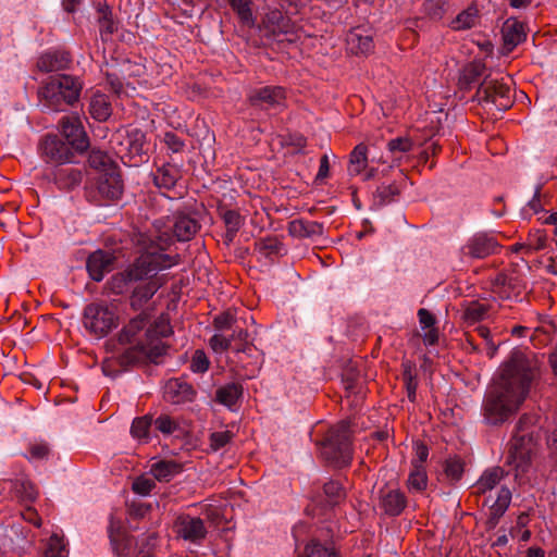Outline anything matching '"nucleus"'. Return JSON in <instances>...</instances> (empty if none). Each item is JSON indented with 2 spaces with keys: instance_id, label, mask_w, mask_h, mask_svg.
I'll return each instance as SVG.
<instances>
[{
  "instance_id": "f257e3e1",
  "label": "nucleus",
  "mask_w": 557,
  "mask_h": 557,
  "mask_svg": "<svg viewBox=\"0 0 557 557\" xmlns=\"http://www.w3.org/2000/svg\"><path fill=\"white\" fill-rule=\"evenodd\" d=\"M541 362L529 350L516 348L498 369V374L482 404L483 421L500 425L517 413L525 400L532 382L540 373Z\"/></svg>"
},
{
  "instance_id": "f03ea898",
  "label": "nucleus",
  "mask_w": 557,
  "mask_h": 557,
  "mask_svg": "<svg viewBox=\"0 0 557 557\" xmlns=\"http://www.w3.org/2000/svg\"><path fill=\"white\" fill-rule=\"evenodd\" d=\"M173 238L168 232L158 235H141L139 243L145 251L135 259L123 272L116 273L110 280V288L116 294H123L132 282L151 277L159 271L178 264V255H168L163 251L172 244Z\"/></svg>"
},
{
  "instance_id": "7ed1b4c3",
  "label": "nucleus",
  "mask_w": 557,
  "mask_h": 557,
  "mask_svg": "<svg viewBox=\"0 0 557 557\" xmlns=\"http://www.w3.org/2000/svg\"><path fill=\"white\" fill-rule=\"evenodd\" d=\"M541 426L536 414H523L518 420L515 433L508 445L506 463L511 466L516 478L525 474L537 451Z\"/></svg>"
},
{
  "instance_id": "20e7f679",
  "label": "nucleus",
  "mask_w": 557,
  "mask_h": 557,
  "mask_svg": "<svg viewBox=\"0 0 557 557\" xmlns=\"http://www.w3.org/2000/svg\"><path fill=\"white\" fill-rule=\"evenodd\" d=\"M83 89L82 81L73 75L50 76L38 89V99L44 108L53 112H63L76 103Z\"/></svg>"
},
{
  "instance_id": "39448f33",
  "label": "nucleus",
  "mask_w": 557,
  "mask_h": 557,
  "mask_svg": "<svg viewBox=\"0 0 557 557\" xmlns=\"http://www.w3.org/2000/svg\"><path fill=\"white\" fill-rule=\"evenodd\" d=\"M82 323L86 332L95 338H103L120 323L116 308L106 301L88 304L83 311Z\"/></svg>"
},
{
  "instance_id": "423d86ee",
  "label": "nucleus",
  "mask_w": 557,
  "mask_h": 557,
  "mask_svg": "<svg viewBox=\"0 0 557 557\" xmlns=\"http://www.w3.org/2000/svg\"><path fill=\"white\" fill-rule=\"evenodd\" d=\"M350 424L341 421L332 426L322 442V456L336 467H346L351 461Z\"/></svg>"
},
{
  "instance_id": "0eeeda50",
  "label": "nucleus",
  "mask_w": 557,
  "mask_h": 557,
  "mask_svg": "<svg viewBox=\"0 0 557 557\" xmlns=\"http://www.w3.org/2000/svg\"><path fill=\"white\" fill-rule=\"evenodd\" d=\"M122 194L123 182L116 170L97 173L86 185L87 199L97 206H103L109 201L116 200Z\"/></svg>"
},
{
  "instance_id": "6e6552de",
  "label": "nucleus",
  "mask_w": 557,
  "mask_h": 557,
  "mask_svg": "<svg viewBox=\"0 0 557 557\" xmlns=\"http://www.w3.org/2000/svg\"><path fill=\"white\" fill-rule=\"evenodd\" d=\"M476 97L479 101L491 103L502 111L510 108L512 103L509 85L497 79L485 78L478 88Z\"/></svg>"
},
{
  "instance_id": "1a4fd4ad",
  "label": "nucleus",
  "mask_w": 557,
  "mask_h": 557,
  "mask_svg": "<svg viewBox=\"0 0 557 557\" xmlns=\"http://www.w3.org/2000/svg\"><path fill=\"white\" fill-rule=\"evenodd\" d=\"M168 346L163 342L145 343L144 341L138 342L137 345L127 348L119 357V363L122 367H127L145 359L152 362H158V359L165 355Z\"/></svg>"
},
{
  "instance_id": "9d476101",
  "label": "nucleus",
  "mask_w": 557,
  "mask_h": 557,
  "mask_svg": "<svg viewBox=\"0 0 557 557\" xmlns=\"http://www.w3.org/2000/svg\"><path fill=\"white\" fill-rule=\"evenodd\" d=\"M500 245L495 236L479 232L472 235L460 249L461 259H484L498 252Z\"/></svg>"
},
{
  "instance_id": "9b49d317",
  "label": "nucleus",
  "mask_w": 557,
  "mask_h": 557,
  "mask_svg": "<svg viewBox=\"0 0 557 557\" xmlns=\"http://www.w3.org/2000/svg\"><path fill=\"white\" fill-rule=\"evenodd\" d=\"M59 126L67 146L74 151L82 153L88 149L89 139L77 114L62 116Z\"/></svg>"
},
{
  "instance_id": "f8f14e48",
  "label": "nucleus",
  "mask_w": 557,
  "mask_h": 557,
  "mask_svg": "<svg viewBox=\"0 0 557 557\" xmlns=\"http://www.w3.org/2000/svg\"><path fill=\"white\" fill-rule=\"evenodd\" d=\"M39 149L41 157L49 163H71L75 157V151L55 134L46 135L40 141Z\"/></svg>"
},
{
  "instance_id": "ddd939ff",
  "label": "nucleus",
  "mask_w": 557,
  "mask_h": 557,
  "mask_svg": "<svg viewBox=\"0 0 557 557\" xmlns=\"http://www.w3.org/2000/svg\"><path fill=\"white\" fill-rule=\"evenodd\" d=\"M285 90L280 86L255 88L248 95L249 104L261 110L283 108L285 106Z\"/></svg>"
},
{
  "instance_id": "4468645a",
  "label": "nucleus",
  "mask_w": 557,
  "mask_h": 557,
  "mask_svg": "<svg viewBox=\"0 0 557 557\" xmlns=\"http://www.w3.org/2000/svg\"><path fill=\"white\" fill-rule=\"evenodd\" d=\"M503 53H510L527 38L525 25L516 17L507 18L502 27Z\"/></svg>"
},
{
  "instance_id": "2eb2a0df",
  "label": "nucleus",
  "mask_w": 557,
  "mask_h": 557,
  "mask_svg": "<svg viewBox=\"0 0 557 557\" xmlns=\"http://www.w3.org/2000/svg\"><path fill=\"white\" fill-rule=\"evenodd\" d=\"M114 261L115 256L111 251L101 249L94 251L89 255L86 262L89 276L96 282L102 281L104 275L113 269Z\"/></svg>"
},
{
  "instance_id": "dca6fc26",
  "label": "nucleus",
  "mask_w": 557,
  "mask_h": 557,
  "mask_svg": "<svg viewBox=\"0 0 557 557\" xmlns=\"http://www.w3.org/2000/svg\"><path fill=\"white\" fill-rule=\"evenodd\" d=\"M379 507L387 516H399L407 507V497L399 488H382L379 493Z\"/></svg>"
},
{
  "instance_id": "f3484780",
  "label": "nucleus",
  "mask_w": 557,
  "mask_h": 557,
  "mask_svg": "<svg viewBox=\"0 0 557 557\" xmlns=\"http://www.w3.org/2000/svg\"><path fill=\"white\" fill-rule=\"evenodd\" d=\"M170 230L172 231V236L178 242H188L200 230V223L189 214L176 213L173 215Z\"/></svg>"
},
{
  "instance_id": "a211bd4d",
  "label": "nucleus",
  "mask_w": 557,
  "mask_h": 557,
  "mask_svg": "<svg viewBox=\"0 0 557 557\" xmlns=\"http://www.w3.org/2000/svg\"><path fill=\"white\" fill-rule=\"evenodd\" d=\"M193 386L182 379H172L168 381L164 388V397L172 404H185L195 398Z\"/></svg>"
},
{
  "instance_id": "6ab92c4d",
  "label": "nucleus",
  "mask_w": 557,
  "mask_h": 557,
  "mask_svg": "<svg viewBox=\"0 0 557 557\" xmlns=\"http://www.w3.org/2000/svg\"><path fill=\"white\" fill-rule=\"evenodd\" d=\"M156 275L157 274H153L151 277H147L146 280H149L148 282L137 285L134 288L129 299L133 309H141L163 285L162 278L156 277Z\"/></svg>"
},
{
  "instance_id": "aec40b11",
  "label": "nucleus",
  "mask_w": 557,
  "mask_h": 557,
  "mask_svg": "<svg viewBox=\"0 0 557 557\" xmlns=\"http://www.w3.org/2000/svg\"><path fill=\"white\" fill-rule=\"evenodd\" d=\"M177 528L182 537L191 542L200 541L207 534L205 523L198 517H181L177 521Z\"/></svg>"
},
{
  "instance_id": "412c9836",
  "label": "nucleus",
  "mask_w": 557,
  "mask_h": 557,
  "mask_svg": "<svg viewBox=\"0 0 557 557\" xmlns=\"http://www.w3.org/2000/svg\"><path fill=\"white\" fill-rule=\"evenodd\" d=\"M346 42L348 50L356 55L369 54L374 49L372 36L361 28L351 29L347 34Z\"/></svg>"
},
{
  "instance_id": "4be33fe9",
  "label": "nucleus",
  "mask_w": 557,
  "mask_h": 557,
  "mask_svg": "<svg viewBox=\"0 0 557 557\" xmlns=\"http://www.w3.org/2000/svg\"><path fill=\"white\" fill-rule=\"evenodd\" d=\"M70 62L67 52H46L38 58L37 69L44 73L57 72L66 69Z\"/></svg>"
},
{
  "instance_id": "5701e85b",
  "label": "nucleus",
  "mask_w": 557,
  "mask_h": 557,
  "mask_svg": "<svg viewBox=\"0 0 557 557\" xmlns=\"http://www.w3.org/2000/svg\"><path fill=\"white\" fill-rule=\"evenodd\" d=\"M182 177L181 170L174 164H163L152 173L153 184L159 189L170 190Z\"/></svg>"
},
{
  "instance_id": "b1692460",
  "label": "nucleus",
  "mask_w": 557,
  "mask_h": 557,
  "mask_svg": "<svg viewBox=\"0 0 557 557\" xmlns=\"http://www.w3.org/2000/svg\"><path fill=\"white\" fill-rule=\"evenodd\" d=\"M287 231L290 236L297 238L314 237L323 234V225L315 221L296 219L288 223Z\"/></svg>"
},
{
  "instance_id": "393cba45",
  "label": "nucleus",
  "mask_w": 557,
  "mask_h": 557,
  "mask_svg": "<svg viewBox=\"0 0 557 557\" xmlns=\"http://www.w3.org/2000/svg\"><path fill=\"white\" fill-rule=\"evenodd\" d=\"M183 471V465L175 460H159L151 465L150 472L160 482H169Z\"/></svg>"
},
{
  "instance_id": "a878e982",
  "label": "nucleus",
  "mask_w": 557,
  "mask_h": 557,
  "mask_svg": "<svg viewBox=\"0 0 557 557\" xmlns=\"http://www.w3.org/2000/svg\"><path fill=\"white\" fill-rule=\"evenodd\" d=\"M53 180L61 189H72L82 183L83 173L76 168H57Z\"/></svg>"
},
{
  "instance_id": "bb28decb",
  "label": "nucleus",
  "mask_w": 557,
  "mask_h": 557,
  "mask_svg": "<svg viewBox=\"0 0 557 557\" xmlns=\"http://www.w3.org/2000/svg\"><path fill=\"white\" fill-rule=\"evenodd\" d=\"M90 115L100 122L107 121L112 114V106L107 95L96 91L89 102Z\"/></svg>"
},
{
  "instance_id": "cd10ccee",
  "label": "nucleus",
  "mask_w": 557,
  "mask_h": 557,
  "mask_svg": "<svg viewBox=\"0 0 557 557\" xmlns=\"http://www.w3.org/2000/svg\"><path fill=\"white\" fill-rule=\"evenodd\" d=\"M419 323L425 330L422 338L425 345H435L438 341V330L435 327L436 319L428 309L418 310Z\"/></svg>"
},
{
  "instance_id": "c85d7f7f",
  "label": "nucleus",
  "mask_w": 557,
  "mask_h": 557,
  "mask_svg": "<svg viewBox=\"0 0 557 557\" xmlns=\"http://www.w3.org/2000/svg\"><path fill=\"white\" fill-rule=\"evenodd\" d=\"M504 476L505 471L500 467H493L485 470L474 485L475 493L485 494L493 490Z\"/></svg>"
},
{
  "instance_id": "c756f323",
  "label": "nucleus",
  "mask_w": 557,
  "mask_h": 557,
  "mask_svg": "<svg viewBox=\"0 0 557 557\" xmlns=\"http://www.w3.org/2000/svg\"><path fill=\"white\" fill-rule=\"evenodd\" d=\"M264 23L269 32L275 37H280L281 35H287L293 29L290 20L284 16L282 12L277 10L267 14Z\"/></svg>"
},
{
  "instance_id": "7c9ffc66",
  "label": "nucleus",
  "mask_w": 557,
  "mask_h": 557,
  "mask_svg": "<svg viewBox=\"0 0 557 557\" xmlns=\"http://www.w3.org/2000/svg\"><path fill=\"white\" fill-rule=\"evenodd\" d=\"M368 147L364 144L357 145L349 154L348 174L360 175L368 165Z\"/></svg>"
},
{
  "instance_id": "2f4dec72",
  "label": "nucleus",
  "mask_w": 557,
  "mask_h": 557,
  "mask_svg": "<svg viewBox=\"0 0 557 557\" xmlns=\"http://www.w3.org/2000/svg\"><path fill=\"white\" fill-rule=\"evenodd\" d=\"M490 306L486 302L472 300L463 305V320L468 324H474L487 318Z\"/></svg>"
},
{
  "instance_id": "473e14b6",
  "label": "nucleus",
  "mask_w": 557,
  "mask_h": 557,
  "mask_svg": "<svg viewBox=\"0 0 557 557\" xmlns=\"http://www.w3.org/2000/svg\"><path fill=\"white\" fill-rule=\"evenodd\" d=\"M147 324V317L139 314L132 319L119 333V342L122 344H131L137 341V335Z\"/></svg>"
},
{
  "instance_id": "72a5a7b5",
  "label": "nucleus",
  "mask_w": 557,
  "mask_h": 557,
  "mask_svg": "<svg viewBox=\"0 0 557 557\" xmlns=\"http://www.w3.org/2000/svg\"><path fill=\"white\" fill-rule=\"evenodd\" d=\"M412 468L407 480V487L410 492L421 493L428 486V475L422 465L411 463Z\"/></svg>"
},
{
  "instance_id": "f704fd0d",
  "label": "nucleus",
  "mask_w": 557,
  "mask_h": 557,
  "mask_svg": "<svg viewBox=\"0 0 557 557\" xmlns=\"http://www.w3.org/2000/svg\"><path fill=\"white\" fill-rule=\"evenodd\" d=\"M172 334V327L170 325V322L165 318H159L157 319L153 324H151L146 333H145V343L153 342L156 344L157 342H162V337H168Z\"/></svg>"
},
{
  "instance_id": "c9c22d12",
  "label": "nucleus",
  "mask_w": 557,
  "mask_h": 557,
  "mask_svg": "<svg viewBox=\"0 0 557 557\" xmlns=\"http://www.w3.org/2000/svg\"><path fill=\"white\" fill-rule=\"evenodd\" d=\"M242 386L236 383L226 384L215 392V399L218 403L232 407L236 404L242 395Z\"/></svg>"
},
{
  "instance_id": "e433bc0d",
  "label": "nucleus",
  "mask_w": 557,
  "mask_h": 557,
  "mask_svg": "<svg viewBox=\"0 0 557 557\" xmlns=\"http://www.w3.org/2000/svg\"><path fill=\"white\" fill-rule=\"evenodd\" d=\"M450 8L449 0H424L423 11L433 21H440Z\"/></svg>"
},
{
  "instance_id": "4c0bfd02",
  "label": "nucleus",
  "mask_w": 557,
  "mask_h": 557,
  "mask_svg": "<svg viewBox=\"0 0 557 557\" xmlns=\"http://www.w3.org/2000/svg\"><path fill=\"white\" fill-rule=\"evenodd\" d=\"M256 250L267 258L282 253L283 244L276 237L261 238L255 244Z\"/></svg>"
},
{
  "instance_id": "58836bf2",
  "label": "nucleus",
  "mask_w": 557,
  "mask_h": 557,
  "mask_svg": "<svg viewBox=\"0 0 557 557\" xmlns=\"http://www.w3.org/2000/svg\"><path fill=\"white\" fill-rule=\"evenodd\" d=\"M478 11L473 8H468L460 12L454 21H451V28L455 30L469 29L476 24Z\"/></svg>"
},
{
  "instance_id": "ea45409f",
  "label": "nucleus",
  "mask_w": 557,
  "mask_h": 557,
  "mask_svg": "<svg viewBox=\"0 0 557 557\" xmlns=\"http://www.w3.org/2000/svg\"><path fill=\"white\" fill-rule=\"evenodd\" d=\"M151 423L152 418L150 416L135 418L131 426L132 436L138 441L147 442Z\"/></svg>"
},
{
  "instance_id": "a19ab883",
  "label": "nucleus",
  "mask_w": 557,
  "mask_h": 557,
  "mask_svg": "<svg viewBox=\"0 0 557 557\" xmlns=\"http://www.w3.org/2000/svg\"><path fill=\"white\" fill-rule=\"evenodd\" d=\"M98 13H99L98 23H99L100 35L103 40H107L108 37L110 35H112L116 30L117 27H116L115 22L112 18L111 11L107 7L100 8Z\"/></svg>"
},
{
  "instance_id": "79ce46f5",
  "label": "nucleus",
  "mask_w": 557,
  "mask_h": 557,
  "mask_svg": "<svg viewBox=\"0 0 557 557\" xmlns=\"http://www.w3.org/2000/svg\"><path fill=\"white\" fill-rule=\"evenodd\" d=\"M511 502V492L508 487H502L498 491L497 498L491 505V516L493 518L502 517Z\"/></svg>"
},
{
  "instance_id": "37998d69",
  "label": "nucleus",
  "mask_w": 557,
  "mask_h": 557,
  "mask_svg": "<svg viewBox=\"0 0 557 557\" xmlns=\"http://www.w3.org/2000/svg\"><path fill=\"white\" fill-rule=\"evenodd\" d=\"M88 163L92 169L98 170V173L116 170L112 166L111 158L101 150H91L88 157Z\"/></svg>"
},
{
  "instance_id": "c03bdc74",
  "label": "nucleus",
  "mask_w": 557,
  "mask_h": 557,
  "mask_svg": "<svg viewBox=\"0 0 557 557\" xmlns=\"http://www.w3.org/2000/svg\"><path fill=\"white\" fill-rule=\"evenodd\" d=\"M547 244V235L543 230H535L529 233V236L521 245L522 248H527V253L543 250Z\"/></svg>"
},
{
  "instance_id": "a18cd8bd",
  "label": "nucleus",
  "mask_w": 557,
  "mask_h": 557,
  "mask_svg": "<svg viewBox=\"0 0 557 557\" xmlns=\"http://www.w3.org/2000/svg\"><path fill=\"white\" fill-rule=\"evenodd\" d=\"M41 557H66L63 539L57 534L51 535L44 547Z\"/></svg>"
},
{
  "instance_id": "49530a36",
  "label": "nucleus",
  "mask_w": 557,
  "mask_h": 557,
  "mask_svg": "<svg viewBox=\"0 0 557 557\" xmlns=\"http://www.w3.org/2000/svg\"><path fill=\"white\" fill-rule=\"evenodd\" d=\"M485 64L482 61H472L467 64L462 71L461 81L466 84L475 82L481 75H483Z\"/></svg>"
},
{
  "instance_id": "de8ad7c7",
  "label": "nucleus",
  "mask_w": 557,
  "mask_h": 557,
  "mask_svg": "<svg viewBox=\"0 0 557 557\" xmlns=\"http://www.w3.org/2000/svg\"><path fill=\"white\" fill-rule=\"evenodd\" d=\"M298 557H339L334 549L327 548L318 542H311L306 545L305 552Z\"/></svg>"
},
{
  "instance_id": "09e8293b",
  "label": "nucleus",
  "mask_w": 557,
  "mask_h": 557,
  "mask_svg": "<svg viewBox=\"0 0 557 557\" xmlns=\"http://www.w3.org/2000/svg\"><path fill=\"white\" fill-rule=\"evenodd\" d=\"M323 491L330 505H336L345 498V491L338 482L330 481L325 483Z\"/></svg>"
},
{
  "instance_id": "8fccbe9b",
  "label": "nucleus",
  "mask_w": 557,
  "mask_h": 557,
  "mask_svg": "<svg viewBox=\"0 0 557 557\" xmlns=\"http://www.w3.org/2000/svg\"><path fill=\"white\" fill-rule=\"evenodd\" d=\"M400 189L395 183L388 185H381L376 189L375 197L379 199L380 205H386L395 200L399 195Z\"/></svg>"
},
{
  "instance_id": "3c124183",
  "label": "nucleus",
  "mask_w": 557,
  "mask_h": 557,
  "mask_svg": "<svg viewBox=\"0 0 557 557\" xmlns=\"http://www.w3.org/2000/svg\"><path fill=\"white\" fill-rule=\"evenodd\" d=\"M231 431L213 432L209 436V447L212 451H218L225 447L233 438Z\"/></svg>"
},
{
  "instance_id": "603ef678",
  "label": "nucleus",
  "mask_w": 557,
  "mask_h": 557,
  "mask_svg": "<svg viewBox=\"0 0 557 557\" xmlns=\"http://www.w3.org/2000/svg\"><path fill=\"white\" fill-rule=\"evenodd\" d=\"M235 323L236 317L231 310L224 311L213 319V326L219 332L233 330Z\"/></svg>"
},
{
  "instance_id": "864d4df0",
  "label": "nucleus",
  "mask_w": 557,
  "mask_h": 557,
  "mask_svg": "<svg viewBox=\"0 0 557 557\" xmlns=\"http://www.w3.org/2000/svg\"><path fill=\"white\" fill-rule=\"evenodd\" d=\"M154 487V481L146 475L137 476L132 483L133 492L141 496L149 495Z\"/></svg>"
},
{
  "instance_id": "5fc2aeb1",
  "label": "nucleus",
  "mask_w": 557,
  "mask_h": 557,
  "mask_svg": "<svg viewBox=\"0 0 557 557\" xmlns=\"http://www.w3.org/2000/svg\"><path fill=\"white\" fill-rule=\"evenodd\" d=\"M154 426L158 431H160L162 434H172L174 433L177 428H178V424L177 422L172 419L170 416L168 414H160L156 420H154Z\"/></svg>"
},
{
  "instance_id": "6e6d98bb",
  "label": "nucleus",
  "mask_w": 557,
  "mask_h": 557,
  "mask_svg": "<svg viewBox=\"0 0 557 557\" xmlns=\"http://www.w3.org/2000/svg\"><path fill=\"white\" fill-rule=\"evenodd\" d=\"M412 140L409 137H397L388 141L387 148L392 153H405L412 149Z\"/></svg>"
},
{
  "instance_id": "4d7b16f0",
  "label": "nucleus",
  "mask_w": 557,
  "mask_h": 557,
  "mask_svg": "<svg viewBox=\"0 0 557 557\" xmlns=\"http://www.w3.org/2000/svg\"><path fill=\"white\" fill-rule=\"evenodd\" d=\"M209 345L214 352L222 354L231 348V339L222 333H216L209 339Z\"/></svg>"
},
{
  "instance_id": "13d9d810",
  "label": "nucleus",
  "mask_w": 557,
  "mask_h": 557,
  "mask_svg": "<svg viewBox=\"0 0 557 557\" xmlns=\"http://www.w3.org/2000/svg\"><path fill=\"white\" fill-rule=\"evenodd\" d=\"M223 221L230 233H237L242 226V216L234 210H227L223 214Z\"/></svg>"
},
{
  "instance_id": "bf43d9fd",
  "label": "nucleus",
  "mask_w": 557,
  "mask_h": 557,
  "mask_svg": "<svg viewBox=\"0 0 557 557\" xmlns=\"http://www.w3.org/2000/svg\"><path fill=\"white\" fill-rule=\"evenodd\" d=\"M163 141L165 146L174 153L181 152L185 147L184 140L173 132L165 133Z\"/></svg>"
},
{
  "instance_id": "052dcab7",
  "label": "nucleus",
  "mask_w": 557,
  "mask_h": 557,
  "mask_svg": "<svg viewBox=\"0 0 557 557\" xmlns=\"http://www.w3.org/2000/svg\"><path fill=\"white\" fill-rule=\"evenodd\" d=\"M445 472L453 480H459L463 472V463L460 459H449L446 462Z\"/></svg>"
},
{
  "instance_id": "680f3d73",
  "label": "nucleus",
  "mask_w": 557,
  "mask_h": 557,
  "mask_svg": "<svg viewBox=\"0 0 557 557\" xmlns=\"http://www.w3.org/2000/svg\"><path fill=\"white\" fill-rule=\"evenodd\" d=\"M49 453L50 448L44 442L33 443L29 446V458L33 460L46 459L49 456Z\"/></svg>"
},
{
  "instance_id": "e2e57ef3",
  "label": "nucleus",
  "mask_w": 557,
  "mask_h": 557,
  "mask_svg": "<svg viewBox=\"0 0 557 557\" xmlns=\"http://www.w3.org/2000/svg\"><path fill=\"white\" fill-rule=\"evenodd\" d=\"M209 368V360L206 357L205 352L201 350H196L193 359H191V370L194 372H205Z\"/></svg>"
},
{
  "instance_id": "0e129e2a",
  "label": "nucleus",
  "mask_w": 557,
  "mask_h": 557,
  "mask_svg": "<svg viewBox=\"0 0 557 557\" xmlns=\"http://www.w3.org/2000/svg\"><path fill=\"white\" fill-rule=\"evenodd\" d=\"M232 8L237 11L242 20H249L251 11L249 9L247 0H227Z\"/></svg>"
},
{
  "instance_id": "69168bd1",
  "label": "nucleus",
  "mask_w": 557,
  "mask_h": 557,
  "mask_svg": "<svg viewBox=\"0 0 557 557\" xmlns=\"http://www.w3.org/2000/svg\"><path fill=\"white\" fill-rule=\"evenodd\" d=\"M330 163L327 154H323L320 159V166L315 176L317 181H322L329 176Z\"/></svg>"
},
{
  "instance_id": "338daca9",
  "label": "nucleus",
  "mask_w": 557,
  "mask_h": 557,
  "mask_svg": "<svg viewBox=\"0 0 557 557\" xmlns=\"http://www.w3.org/2000/svg\"><path fill=\"white\" fill-rule=\"evenodd\" d=\"M540 195H541V187L537 186L536 189H535L533 198L528 202V207L534 213H539V212L543 211V206H542V202H541V199H540Z\"/></svg>"
},
{
  "instance_id": "774afa93",
  "label": "nucleus",
  "mask_w": 557,
  "mask_h": 557,
  "mask_svg": "<svg viewBox=\"0 0 557 557\" xmlns=\"http://www.w3.org/2000/svg\"><path fill=\"white\" fill-rule=\"evenodd\" d=\"M18 484L23 488L24 498L25 499H27V500H35L36 499L38 493H37V491L35 490V487L33 486L32 483H29V482H21Z\"/></svg>"
}]
</instances>
